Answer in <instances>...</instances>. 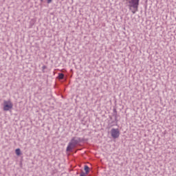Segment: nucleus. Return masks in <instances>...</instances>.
Returning a JSON list of instances; mask_svg holds the SVG:
<instances>
[{
  "label": "nucleus",
  "mask_w": 176,
  "mask_h": 176,
  "mask_svg": "<svg viewBox=\"0 0 176 176\" xmlns=\"http://www.w3.org/2000/svg\"><path fill=\"white\" fill-rule=\"evenodd\" d=\"M47 4H50L52 3V0H46Z\"/></svg>",
  "instance_id": "12"
},
{
  "label": "nucleus",
  "mask_w": 176,
  "mask_h": 176,
  "mask_svg": "<svg viewBox=\"0 0 176 176\" xmlns=\"http://www.w3.org/2000/svg\"><path fill=\"white\" fill-rule=\"evenodd\" d=\"M118 113V111L116 108L113 109V114Z\"/></svg>",
  "instance_id": "13"
},
{
  "label": "nucleus",
  "mask_w": 176,
  "mask_h": 176,
  "mask_svg": "<svg viewBox=\"0 0 176 176\" xmlns=\"http://www.w3.org/2000/svg\"><path fill=\"white\" fill-rule=\"evenodd\" d=\"M79 144V142L76 138V137H74L72 138L71 142H69L68 146L66 148L67 152H71L72 150Z\"/></svg>",
  "instance_id": "1"
},
{
  "label": "nucleus",
  "mask_w": 176,
  "mask_h": 176,
  "mask_svg": "<svg viewBox=\"0 0 176 176\" xmlns=\"http://www.w3.org/2000/svg\"><path fill=\"white\" fill-rule=\"evenodd\" d=\"M13 108V104L10 100L3 101V111H8Z\"/></svg>",
  "instance_id": "3"
},
{
  "label": "nucleus",
  "mask_w": 176,
  "mask_h": 176,
  "mask_svg": "<svg viewBox=\"0 0 176 176\" xmlns=\"http://www.w3.org/2000/svg\"><path fill=\"white\" fill-rule=\"evenodd\" d=\"M84 170H85V172L83 170L81 171L80 176H87V175H88L90 173L89 166H88V165H85L84 166Z\"/></svg>",
  "instance_id": "5"
},
{
  "label": "nucleus",
  "mask_w": 176,
  "mask_h": 176,
  "mask_svg": "<svg viewBox=\"0 0 176 176\" xmlns=\"http://www.w3.org/2000/svg\"><path fill=\"white\" fill-rule=\"evenodd\" d=\"M87 141H88V139L81 138V142H87Z\"/></svg>",
  "instance_id": "11"
},
{
  "label": "nucleus",
  "mask_w": 176,
  "mask_h": 176,
  "mask_svg": "<svg viewBox=\"0 0 176 176\" xmlns=\"http://www.w3.org/2000/svg\"><path fill=\"white\" fill-rule=\"evenodd\" d=\"M40 1H41V3H43L44 0H40Z\"/></svg>",
  "instance_id": "14"
},
{
  "label": "nucleus",
  "mask_w": 176,
  "mask_h": 176,
  "mask_svg": "<svg viewBox=\"0 0 176 176\" xmlns=\"http://www.w3.org/2000/svg\"><path fill=\"white\" fill-rule=\"evenodd\" d=\"M115 117V122H116V123L118 122V113H113V115Z\"/></svg>",
  "instance_id": "8"
},
{
  "label": "nucleus",
  "mask_w": 176,
  "mask_h": 176,
  "mask_svg": "<svg viewBox=\"0 0 176 176\" xmlns=\"http://www.w3.org/2000/svg\"><path fill=\"white\" fill-rule=\"evenodd\" d=\"M58 78L59 80H64V74H63V73H58Z\"/></svg>",
  "instance_id": "6"
},
{
  "label": "nucleus",
  "mask_w": 176,
  "mask_h": 176,
  "mask_svg": "<svg viewBox=\"0 0 176 176\" xmlns=\"http://www.w3.org/2000/svg\"><path fill=\"white\" fill-rule=\"evenodd\" d=\"M128 3L129 8L135 9V11H132L133 14H135L138 10L140 0H129Z\"/></svg>",
  "instance_id": "2"
},
{
  "label": "nucleus",
  "mask_w": 176,
  "mask_h": 176,
  "mask_svg": "<svg viewBox=\"0 0 176 176\" xmlns=\"http://www.w3.org/2000/svg\"><path fill=\"white\" fill-rule=\"evenodd\" d=\"M110 120H112V117H110Z\"/></svg>",
  "instance_id": "15"
},
{
  "label": "nucleus",
  "mask_w": 176,
  "mask_h": 176,
  "mask_svg": "<svg viewBox=\"0 0 176 176\" xmlns=\"http://www.w3.org/2000/svg\"><path fill=\"white\" fill-rule=\"evenodd\" d=\"M47 67L46 65H43V66L42 67V69H43V73H45V69H47Z\"/></svg>",
  "instance_id": "9"
},
{
  "label": "nucleus",
  "mask_w": 176,
  "mask_h": 176,
  "mask_svg": "<svg viewBox=\"0 0 176 176\" xmlns=\"http://www.w3.org/2000/svg\"><path fill=\"white\" fill-rule=\"evenodd\" d=\"M76 140H77V141L78 142V143H80V142H81V138H80L76 137Z\"/></svg>",
  "instance_id": "10"
},
{
  "label": "nucleus",
  "mask_w": 176,
  "mask_h": 176,
  "mask_svg": "<svg viewBox=\"0 0 176 176\" xmlns=\"http://www.w3.org/2000/svg\"><path fill=\"white\" fill-rule=\"evenodd\" d=\"M114 122L113 121V122H111V123H113Z\"/></svg>",
  "instance_id": "16"
},
{
  "label": "nucleus",
  "mask_w": 176,
  "mask_h": 176,
  "mask_svg": "<svg viewBox=\"0 0 176 176\" xmlns=\"http://www.w3.org/2000/svg\"><path fill=\"white\" fill-rule=\"evenodd\" d=\"M15 154H16L17 156H20L21 155V149L20 148L15 149Z\"/></svg>",
  "instance_id": "7"
},
{
  "label": "nucleus",
  "mask_w": 176,
  "mask_h": 176,
  "mask_svg": "<svg viewBox=\"0 0 176 176\" xmlns=\"http://www.w3.org/2000/svg\"><path fill=\"white\" fill-rule=\"evenodd\" d=\"M110 133L111 134V138H113L114 140L118 138L120 134V131L118 128H112L111 131H110Z\"/></svg>",
  "instance_id": "4"
}]
</instances>
